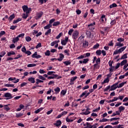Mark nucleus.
Segmentation results:
<instances>
[{"label":"nucleus","mask_w":128,"mask_h":128,"mask_svg":"<svg viewBox=\"0 0 128 128\" xmlns=\"http://www.w3.org/2000/svg\"><path fill=\"white\" fill-rule=\"evenodd\" d=\"M22 8L24 12H26V14H30V12H32V8H28V6H22Z\"/></svg>","instance_id":"f257e3e1"},{"label":"nucleus","mask_w":128,"mask_h":128,"mask_svg":"<svg viewBox=\"0 0 128 128\" xmlns=\"http://www.w3.org/2000/svg\"><path fill=\"white\" fill-rule=\"evenodd\" d=\"M120 84V82H118L114 84H113L111 86H110V91L112 92V90H116V89L118 88V84Z\"/></svg>","instance_id":"f03ea898"},{"label":"nucleus","mask_w":128,"mask_h":128,"mask_svg":"<svg viewBox=\"0 0 128 128\" xmlns=\"http://www.w3.org/2000/svg\"><path fill=\"white\" fill-rule=\"evenodd\" d=\"M80 34V32H78V30H75L72 34V38L74 40H76V38H78V35Z\"/></svg>","instance_id":"7ed1b4c3"},{"label":"nucleus","mask_w":128,"mask_h":128,"mask_svg":"<svg viewBox=\"0 0 128 128\" xmlns=\"http://www.w3.org/2000/svg\"><path fill=\"white\" fill-rule=\"evenodd\" d=\"M4 98H6V100H11V98H12L14 96H12V95L10 93V92H6L4 94Z\"/></svg>","instance_id":"20e7f679"},{"label":"nucleus","mask_w":128,"mask_h":128,"mask_svg":"<svg viewBox=\"0 0 128 128\" xmlns=\"http://www.w3.org/2000/svg\"><path fill=\"white\" fill-rule=\"evenodd\" d=\"M90 92H88V90H85L84 92H83L82 94L80 96V98H82L83 96H85V98H88V96H90Z\"/></svg>","instance_id":"39448f33"},{"label":"nucleus","mask_w":128,"mask_h":128,"mask_svg":"<svg viewBox=\"0 0 128 128\" xmlns=\"http://www.w3.org/2000/svg\"><path fill=\"white\" fill-rule=\"evenodd\" d=\"M68 37L66 36V37H65L64 40H62L61 41V44H62V46H66L68 44Z\"/></svg>","instance_id":"423d86ee"},{"label":"nucleus","mask_w":128,"mask_h":128,"mask_svg":"<svg viewBox=\"0 0 128 128\" xmlns=\"http://www.w3.org/2000/svg\"><path fill=\"white\" fill-rule=\"evenodd\" d=\"M32 58H40L42 56L40 55H38L37 52H34V53L32 56Z\"/></svg>","instance_id":"0eeeda50"},{"label":"nucleus","mask_w":128,"mask_h":128,"mask_svg":"<svg viewBox=\"0 0 128 128\" xmlns=\"http://www.w3.org/2000/svg\"><path fill=\"white\" fill-rule=\"evenodd\" d=\"M100 66L98 64H94V68H93V72H96V70H100Z\"/></svg>","instance_id":"6e6552de"},{"label":"nucleus","mask_w":128,"mask_h":128,"mask_svg":"<svg viewBox=\"0 0 128 128\" xmlns=\"http://www.w3.org/2000/svg\"><path fill=\"white\" fill-rule=\"evenodd\" d=\"M88 46V42L86 40H84L82 42V48H86Z\"/></svg>","instance_id":"1a4fd4ad"},{"label":"nucleus","mask_w":128,"mask_h":128,"mask_svg":"<svg viewBox=\"0 0 128 128\" xmlns=\"http://www.w3.org/2000/svg\"><path fill=\"white\" fill-rule=\"evenodd\" d=\"M64 58V55L62 54H59V58H57V60L59 62H62Z\"/></svg>","instance_id":"9d476101"},{"label":"nucleus","mask_w":128,"mask_h":128,"mask_svg":"<svg viewBox=\"0 0 128 128\" xmlns=\"http://www.w3.org/2000/svg\"><path fill=\"white\" fill-rule=\"evenodd\" d=\"M28 80L30 82H31V84H34V82H36V80L33 77L28 78Z\"/></svg>","instance_id":"9b49d317"},{"label":"nucleus","mask_w":128,"mask_h":128,"mask_svg":"<svg viewBox=\"0 0 128 128\" xmlns=\"http://www.w3.org/2000/svg\"><path fill=\"white\" fill-rule=\"evenodd\" d=\"M55 126H57V128H60V126H62V121H60V120H58L56 122V124H55Z\"/></svg>","instance_id":"f8f14e48"},{"label":"nucleus","mask_w":128,"mask_h":128,"mask_svg":"<svg viewBox=\"0 0 128 128\" xmlns=\"http://www.w3.org/2000/svg\"><path fill=\"white\" fill-rule=\"evenodd\" d=\"M90 108H88L85 112H82V114H85L86 116H88V114H90Z\"/></svg>","instance_id":"ddd939ff"},{"label":"nucleus","mask_w":128,"mask_h":128,"mask_svg":"<svg viewBox=\"0 0 128 128\" xmlns=\"http://www.w3.org/2000/svg\"><path fill=\"white\" fill-rule=\"evenodd\" d=\"M127 62H128V60H123L120 63V66H124Z\"/></svg>","instance_id":"4468645a"},{"label":"nucleus","mask_w":128,"mask_h":128,"mask_svg":"<svg viewBox=\"0 0 128 128\" xmlns=\"http://www.w3.org/2000/svg\"><path fill=\"white\" fill-rule=\"evenodd\" d=\"M126 46L122 47V48H120L119 50H118L120 54V52H124V50H126Z\"/></svg>","instance_id":"2eb2a0df"},{"label":"nucleus","mask_w":128,"mask_h":128,"mask_svg":"<svg viewBox=\"0 0 128 128\" xmlns=\"http://www.w3.org/2000/svg\"><path fill=\"white\" fill-rule=\"evenodd\" d=\"M110 82V79L108 78H106L104 80V82H102V84H104L108 83Z\"/></svg>","instance_id":"dca6fc26"},{"label":"nucleus","mask_w":128,"mask_h":128,"mask_svg":"<svg viewBox=\"0 0 128 128\" xmlns=\"http://www.w3.org/2000/svg\"><path fill=\"white\" fill-rule=\"evenodd\" d=\"M52 25L48 24V25L44 26V30H50V28H52Z\"/></svg>","instance_id":"f3484780"},{"label":"nucleus","mask_w":128,"mask_h":128,"mask_svg":"<svg viewBox=\"0 0 128 128\" xmlns=\"http://www.w3.org/2000/svg\"><path fill=\"white\" fill-rule=\"evenodd\" d=\"M84 128H92V125L90 123L86 122V126H85Z\"/></svg>","instance_id":"a211bd4d"},{"label":"nucleus","mask_w":128,"mask_h":128,"mask_svg":"<svg viewBox=\"0 0 128 128\" xmlns=\"http://www.w3.org/2000/svg\"><path fill=\"white\" fill-rule=\"evenodd\" d=\"M18 40H20V39L18 36H16L15 38H13L12 42H14V44H16V42H18Z\"/></svg>","instance_id":"6ab92c4d"},{"label":"nucleus","mask_w":128,"mask_h":128,"mask_svg":"<svg viewBox=\"0 0 128 128\" xmlns=\"http://www.w3.org/2000/svg\"><path fill=\"white\" fill-rule=\"evenodd\" d=\"M8 106V104L4 106V110H6L8 112V110H10V108Z\"/></svg>","instance_id":"aec40b11"},{"label":"nucleus","mask_w":128,"mask_h":128,"mask_svg":"<svg viewBox=\"0 0 128 128\" xmlns=\"http://www.w3.org/2000/svg\"><path fill=\"white\" fill-rule=\"evenodd\" d=\"M7 54L8 56H12V55L14 56L16 54V52H14V51H11V52H8Z\"/></svg>","instance_id":"412c9836"},{"label":"nucleus","mask_w":128,"mask_h":128,"mask_svg":"<svg viewBox=\"0 0 128 128\" xmlns=\"http://www.w3.org/2000/svg\"><path fill=\"white\" fill-rule=\"evenodd\" d=\"M126 84V82H122L119 84V86L118 85V88H122L123 86Z\"/></svg>","instance_id":"4be33fe9"},{"label":"nucleus","mask_w":128,"mask_h":128,"mask_svg":"<svg viewBox=\"0 0 128 128\" xmlns=\"http://www.w3.org/2000/svg\"><path fill=\"white\" fill-rule=\"evenodd\" d=\"M53 76H48V80H54V78L58 77V75H56V74H53Z\"/></svg>","instance_id":"5701e85b"},{"label":"nucleus","mask_w":128,"mask_h":128,"mask_svg":"<svg viewBox=\"0 0 128 128\" xmlns=\"http://www.w3.org/2000/svg\"><path fill=\"white\" fill-rule=\"evenodd\" d=\"M44 108H40L34 111V114H38V112H42V110Z\"/></svg>","instance_id":"b1692460"},{"label":"nucleus","mask_w":128,"mask_h":128,"mask_svg":"<svg viewBox=\"0 0 128 128\" xmlns=\"http://www.w3.org/2000/svg\"><path fill=\"white\" fill-rule=\"evenodd\" d=\"M116 46H120V48L124 46V44H122L120 42H116Z\"/></svg>","instance_id":"393cba45"},{"label":"nucleus","mask_w":128,"mask_h":128,"mask_svg":"<svg viewBox=\"0 0 128 128\" xmlns=\"http://www.w3.org/2000/svg\"><path fill=\"white\" fill-rule=\"evenodd\" d=\"M60 22L58 21H57L56 22H54L53 23V26H60Z\"/></svg>","instance_id":"a878e982"},{"label":"nucleus","mask_w":128,"mask_h":128,"mask_svg":"<svg viewBox=\"0 0 128 128\" xmlns=\"http://www.w3.org/2000/svg\"><path fill=\"white\" fill-rule=\"evenodd\" d=\"M124 110H125L124 106H120L118 108V110L120 112H122Z\"/></svg>","instance_id":"bb28decb"},{"label":"nucleus","mask_w":128,"mask_h":128,"mask_svg":"<svg viewBox=\"0 0 128 128\" xmlns=\"http://www.w3.org/2000/svg\"><path fill=\"white\" fill-rule=\"evenodd\" d=\"M86 35L87 38H92V33L90 31H86Z\"/></svg>","instance_id":"cd10ccee"},{"label":"nucleus","mask_w":128,"mask_h":128,"mask_svg":"<svg viewBox=\"0 0 128 128\" xmlns=\"http://www.w3.org/2000/svg\"><path fill=\"white\" fill-rule=\"evenodd\" d=\"M118 5L116 3H113L110 6V8H116Z\"/></svg>","instance_id":"c85d7f7f"},{"label":"nucleus","mask_w":128,"mask_h":128,"mask_svg":"<svg viewBox=\"0 0 128 128\" xmlns=\"http://www.w3.org/2000/svg\"><path fill=\"white\" fill-rule=\"evenodd\" d=\"M28 14L29 13H24L22 16V18H28Z\"/></svg>","instance_id":"c756f323"},{"label":"nucleus","mask_w":128,"mask_h":128,"mask_svg":"<svg viewBox=\"0 0 128 128\" xmlns=\"http://www.w3.org/2000/svg\"><path fill=\"white\" fill-rule=\"evenodd\" d=\"M108 120H110L104 118L100 120L99 122H108Z\"/></svg>","instance_id":"7c9ffc66"},{"label":"nucleus","mask_w":128,"mask_h":128,"mask_svg":"<svg viewBox=\"0 0 128 128\" xmlns=\"http://www.w3.org/2000/svg\"><path fill=\"white\" fill-rule=\"evenodd\" d=\"M36 64H31L27 65L28 68H34V66H36Z\"/></svg>","instance_id":"2f4dec72"},{"label":"nucleus","mask_w":128,"mask_h":128,"mask_svg":"<svg viewBox=\"0 0 128 128\" xmlns=\"http://www.w3.org/2000/svg\"><path fill=\"white\" fill-rule=\"evenodd\" d=\"M63 64H66V66H70V64H71V62L70 60H67L63 62Z\"/></svg>","instance_id":"473e14b6"},{"label":"nucleus","mask_w":128,"mask_h":128,"mask_svg":"<svg viewBox=\"0 0 128 128\" xmlns=\"http://www.w3.org/2000/svg\"><path fill=\"white\" fill-rule=\"evenodd\" d=\"M44 54L47 56H50V52L49 50H48L44 52Z\"/></svg>","instance_id":"72a5a7b5"},{"label":"nucleus","mask_w":128,"mask_h":128,"mask_svg":"<svg viewBox=\"0 0 128 128\" xmlns=\"http://www.w3.org/2000/svg\"><path fill=\"white\" fill-rule=\"evenodd\" d=\"M100 64V58H98L96 61L95 64Z\"/></svg>","instance_id":"f704fd0d"},{"label":"nucleus","mask_w":128,"mask_h":128,"mask_svg":"<svg viewBox=\"0 0 128 128\" xmlns=\"http://www.w3.org/2000/svg\"><path fill=\"white\" fill-rule=\"evenodd\" d=\"M109 70L110 72H112L114 70V66H110L109 68Z\"/></svg>","instance_id":"c9c22d12"},{"label":"nucleus","mask_w":128,"mask_h":128,"mask_svg":"<svg viewBox=\"0 0 128 128\" xmlns=\"http://www.w3.org/2000/svg\"><path fill=\"white\" fill-rule=\"evenodd\" d=\"M51 32H52V29L50 28L48 29L47 30V32H45V36H48V34H50Z\"/></svg>","instance_id":"e433bc0d"},{"label":"nucleus","mask_w":128,"mask_h":128,"mask_svg":"<svg viewBox=\"0 0 128 128\" xmlns=\"http://www.w3.org/2000/svg\"><path fill=\"white\" fill-rule=\"evenodd\" d=\"M5 86H7L8 88H14V84H6Z\"/></svg>","instance_id":"4c0bfd02"},{"label":"nucleus","mask_w":128,"mask_h":128,"mask_svg":"<svg viewBox=\"0 0 128 128\" xmlns=\"http://www.w3.org/2000/svg\"><path fill=\"white\" fill-rule=\"evenodd\" d=\"M96 56H100V54H102V50H97L96 51Z\"/></svg>","instance_id":"58836bf2"},{"label":"nucleus","mask_w":128,"mask_h":128,"mask_svg":"<svg viewBox=\"0 0 128 128\" xmlns=\"http://www.w3.org/2000/svg\"><path fill=\"white\" fill-rule=\"evenodd\" d=\"M24 116V114H22V113H17L16 114V118H20V116Z\"/></svg>","instance_id":"ea45409f"},{"label":"nucleus","mask_w":128,"mask_h":128,"mask_svg":"<svg viewBox=\"0 0 128 128\" xmlns=\"http://www.w3.org/2000/svg\"><path fill=\"white\" fill-rule=\"evenodd\" d=\"M54 90L56 92V94H58V92H60V88L58 87H56V88Z\"/></svg>","instance_id":"a19ab883"},{"label":"nucleus","mask_w":128,"mask_h":128,"mask_svg":"<svg viewBox=\"0 0 128 128\" xmlns=\"http://www.w3.org/2000/svg\"><path fill=\"white\" fill-rule=\"evenodd\" d=\"M99 47H100V44L97 43L94 46L93 48H94V50H96V48H98Z\"/></svg>","instance_id":"79ce46f5"},{"label":"nucleus","mask_w":128,"mask_h":128,"mask_svg":"<svg viewBox=\"0 0 128 128\" xmlns=\"http://www.w3.org/2000/svg\"><path fill=\"white\" fill-rule=\"evenodd\" d=\"M124 58H128V54H124L121 58V60H124Z\"/></svg>","instance_id":"37998d69"},{"label":"nucleus","mask_w":128,"mask_h":128,"mask_svg":"<svg viewBox=\"0 0 128 128\" xmlns=\"http://www.w3.org/2000/svg\"><path fill=\"white\" fill-rule=\"evenodd\" d=\"M0 57L1 58H2L3 56H4L6 55V52L4 51H3V52H2L0 53Z\"/></svg>","instance_id":"c03bdc74"},{"label":"nucleus","mask_w":128,"mask_h":128,"mask_svg":"<svg viewBox=\"0 0 128 128\" xmlns=\"http://www.w3.org/2000/svg\"><path fill=\"white\" fill-rule=\"evenodd\" d=\"M40 82H44V81L39 79H36V84H38Z\"/></svg>","instance_id":"a18cd8bd"},{"label":"nucleus","mask_w":128,"mask_h":128,"mask_svg":"<svg viewBox=\"0 0 128 128\" xmlns=\"http://www.w3.org/2000/svg\"><path fill=\"white\" fill-rule=\"evenodd\" d=\"M13 18H14V14H12L8 18V20H10V22H12Z\"/></svg>","instance_id":"49530a36"},{"label":"nucleus","mask_w":128,"mask_h":128,"mask_svg":"<svg viewBox=\"0 0 128 128\" xmlns=\"http://www.w3.org/2000/svg\"><path fill=\"white\" fill-rule=\"evenodd\" d=\"M66 122H74V120H70L68 118V117H67L66 118Z\"/></svg>","instance_id":"de8ad7c7"},{"label":"nucleus","mask_w":128,"mask_h":128,"mask_svg":"<svg viewBox=\"0 0 128 128\" xmlns=\"http://www.w3.org/2000/svg\"><path fill=\"white\" fill-rule=\"evenodd\" d=\"M120 118H114L110 119V122H112V120H120Z\"/></svg>","instance_id":"09e8293b"},{"label":"nucleus","mask_w":128,"mask_h":128,"mask_svg":"<svg viewBox=\"0 0 128 128\" xmlns=\"http://www.w3.org/2000/svg\"><path fill=\"white\" fill-rule=\"evenodd\" d=\"M66 90H62L60 94H62V96H66Z\"/></svg>","instance_id":"8fccbe9b"},{"label":"nucleus","mask_w":128,"mask_h":128,"mask_svg":"<svg viewBox=\"0 0 128 128\" xmlns=\"http://www.w3.org/2000/svg\"><path fill=\"white\" fill-rule=\"evenodd\" d=\"M125 96L123 94L122 96H118V100H124V98Z\"/></svg>","instance_id":"3c124183"},{"label":"nucleus","mask_w":128,"mask_h":128,"mask_svg":"<svg viewBox=\"0 0 128 128\" xmlns=\"http://www.w3.org/2000/svg\"><path fill=\"white\" fill-rule=\"evenodd\" d=\"M96 26V22H94L93 23L90 24L88 25V26L89 27V28H90L91 26Z\"/></svg>","instance_id":"603ef678"},{"label":"nucleus","mask_w":128,"mask_h":128,"mask_svg":"<svg viewBox=\"0 0 128 128\" xmlns=\"http://www.w3.org/2000/svg\"><path fill=\"white\" fill-rule=\"evenodd\" d=\"M117 40L118 42H124V39L122 38H120Z\"/></svg>","instance_id":"864d4df0"},{"label":"nucleus","mask_w":128,"mask_h":128,"mask_svg":"<svg viewBox=\"0 0 128 128\" xmlns=\"http://www.w3.org/2000/svg\"><path fill=\"white\" fill-rule=\"evenodd\" d=\"M55 21H56V19L54 18H52L49 21V24H52V22H54Z\"/></svg>","instance_id":"5fc2aeb1"},{"label":"nucleus","mask_w":128,"mask_h":128,"mask_svg":"<svg viewBox=\"0 0 128 128\" xmlns=\"http://www.w3.org/2000/svg\"><path fill=\"white\" fill-rule=\"evenodd\" d=\"M22 52H24V54H26V46H24L23 48H22Z\"/></svg>","instance_id":"6e6d98bb"},{"label":"nucleus","mask_w":128,"mask_h":128,"mask_svg":"<svg viewBox=\"0 0 128 128\" xmlns=\"http://www.w3.org/2000/svg\"><path fill=\"white\" fill-rule=\"evenodd\" d=\"M43 13L42 12H40L38 14L37 16L38 18H40L42 16Z\"/></svg>","instance_id":"4d7b16f0"},{"label":"nucleus","mask_w":128,"mask_h":128,"mask_svg":"<svg viewBox=\"0 0 128 128\" xmlns=\"http://www.w3.org/2000/svg\"><path fill=\"white\" fill-rule=\"evenodd\" d=\"M4 34H6V32L1 31L0 32V38H2V36H4Z\"/></svg>","instance_id":"13d9d810"},{"label":"nucleus","mask_w":128,"mask_h":128,"mask_svg":"<svg viewBox=\"0 0 128 128\" xmlns=\"http://www.w3.org/2000/svg\"><path fill=\"white\" fill-rule=\"evenodd\" d=\"M64 52L66 54V56H70V50H64Z\"/></svg>","instance_id":"bf43d9fd"},{"label":"nucleus","mask_w":128,"mask_h":128,"mask_svg":"<svg viewBox=\"0 0 128 128\" xmlns=\"http://www.w3.org/2000/svg\"><path fill=\"white\" fill-rule=\"evenodd\" d=\"M116 20H112L110 22L111 26H114V24H116Z\"/></svg>","instance_id":"052dcab7"},{"label":"nucleus","mask_w":128,"mask_h":128,"mask_svg":"<svg viewBox=\"0 0 128 128\" xmlns=\"http://www.w3.org/2000/svg\"><path fill=\"white\" fill-rule=\"evenodd\" d=\"M26 40L28 42H30L32 40V38H30V36H26Z\"/></svg>","instance_id":"680f3d73"},{"label":"nucleus","mask_w":128,"mask_h":128,"mask_svg":"<svg viewBox=\"0 0 128 128\" xmlns=\"http://www.w3.org/2000/svg\"><path fill=\"white\" fill-rule=\"evenodd\" d=\"M74 32V29H70L68 32V34L69 36H72V34Z\"/></svg>","instance_id":"e2e57ef3"},{"label":"nucleus","mask_w":128,"mask_h":128,"mask_svg":"<svg viewBox=\"0 0 128 128\" xmlns=\"http://www.w3.org/2000/svg\"><path fill=\"white\" fill-rule=\"evenodd\" d=\"M104 20H106V15H102L101 17L102 22H104Z\"/></svg>","instance_id":"0e129e2a"},{"label":"nucleus","mask_w":128,"mask_h":128,"mask_svg":"<svg viewBox=\"0 0 128 128\" xmlns=\"http://www.w3.org/2000/svg\"><path fill=\"white\" fill-rule=\"evenodd\" d=\"M18 27V26H10V30H14L15 28H16Z\"/></svg>","instance_id":"69168bd1"},{"label":"nucleus","mask_w":128,"mask_h":128,"mask_svg":"<svg viewBox=\"0 0 128 128\" xmlns=\"http://www.w3.org/2000/svg\"><path fill=\"white\" fill-rule=\"evenodd\" d=\"M110 88V86H108L104 89V92H108Z\"/></svg>","instance_id":"338daca9"},{"label":"nucleus","mask_w":128,"mask_h":128,"mask_svg":"<svg viewBox=\"0 0 128 128\" xmlns=\"http://www.w3.org/2000/svg\"><path fill=\"white\" fill-rule=\"evenodd\" d=\"M88 58H86L83 60V64H87L88 62Z\"/></svg>","instance_id":"774afa93"}]
</instances>
